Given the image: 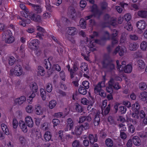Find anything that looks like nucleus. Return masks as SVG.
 Listing matches in <instances>:
<instances>
[{
  "label": "nucleus",
  "instance_id": "obj_1",
  "mask_svg": "<svg viewBox=\"0 0 147 147\" xmlns=\"http://www.w3.org/2000/svg\"><path fill=\"white\" fill-rule=\"evenodd\" d=\"M98 33L96 32H94L93 35L90 36V38H86V42L88 46L90 49L92 51H93L96 50L95 45L96 44H101V40H94L93 38L94 36H98Z\"/></svg>",
  "mask_w": 147,
  "mask_h": 147
},
{
  "label": "nucleus",
  "instance_id": "obj_2",
  "mask_svg": "<svg viewBox=\"0 0 147 147\" xmlns=\"http://www.w3.org/2000/svg\"><path fill=\"white\" fill-rule=\"evenodd\" d=\"M11 75H14L19 76L23 74V71L21 66L19 65H15L13 68H12L10 71Z\"/></svg>",
  "mask_w": 147,
  "mask_h": 147
},
{
  "label": "nucleus",
  "instance_id": "obj_3",
  "mask_svg": "<svg viewBox=\"0 0 147 147\" xmlns=\"http://www.w3.org/2000/svg\"><path fill=\"white\" fill-rule=\"evenodd\" d=\"M146 26V24L144 20L138 21L136 24V26L138 29V33L140 34L142 33L143 32L142 30L145 29Z\"/></svg>",
  "mask_w": 147,
  "mask_h": 147
},
{
  "label": "nucleus",
  "instance_id": "obj_4",
  "mask_svg": "<svg viewBox=\"0 0 147 147\" xmlns=\"http://www.w3.org/2000/svg\"><path fill=\"white\" fill-rule=\"evenodd\" d=\"M91 11L95 17H98L102 13V11L98 9L96 5H94L91 8Z\"/></svg>",
  "mask_w": 147,
  "mask_h": 147
},
{
  "label": "nucleus",
  "instance_id": "obj_5",
  "mask_svg": "<svg viewBox=\"0 0 147 147\" xmlns=\"http://www.w3.org/2000/svg\"><path fill=\"white\" fill-rule=\"evenodd\" d=\"M67 33L69 35L73 36L76 35L78 33V30L75 27H69L66 29Z\"/></svg>",
  "mask_w": 147,
  "mask_h": 147
},
{
  "label": "nucleus",
  "instance_id": "obj_6",
  "mask_svg": "<svg viewBox=\"0 0 147 147\" xmlns=\"http://www.w3.org/2000/svg\"><path fill=\"white\" fill-rule=\"evenodd\" d=\"M45 109L42 107L39 104L36 105L35 106V113L38 115H42L45 111Z\"/></svg>",
  "mask_w": 147,
  "mask_h": 147
},
{
  "label": "nucleus",
  "instance_id": "obj_7",
  "mask_svg": "<svg viewBox=\"0 0 147 147\" xmlns=\"http://www.w3.org/2000/svg\"><path fill=\"white\" fill-rule=\"evenodd\" d=\"M36 29L38 31L42 33L41 34L39 32L37 33V34L36 36V38H39L40 40H42L43 39L42 37L44 36L43 34L45 33L46 31L44 28L39 26H36Z\"/></svg>",
  "mask_w": 147,
  "mask_h": 147
},
{
  "label": "nucleus",
  "instance_id": "obj_8",
  "mask_svg": "<svg viewBox=\"0 0 147 147\" xmlns=\"http://www.w3.org/2000/svg\"><path fill=\"white\" fill-rule=\"evenodd\" d=\"M105 86V81L99 82L97 85L95 86L94 88V92L95 93H98V92L101 90L102 88Z\"/></svg>",
  "mask_w": 147,
  "mask_h": 147
},
{
  "label": "nucleus",
  "instance_id": "obj_9",
  "mask_svg": "<svg viewBox=\"0 0 147 147\" xmlns=\"http://www.w3.org/2000/svg\"><path fill=\"white\" fill-rule=\"evenodd\" d=\"M28 5L32 7L34 9L36 12L37 13H40L43 11V7L40 5L33 4L30 3Z\"/></svg>",
  "mask_w": 147,
  "mask_h": 147
},
{
  "label": "nucleus",
  "instance_id": "obj_10",
  "mask_svg": "<svg viewBox=\"0 0 147 147\" xmlns=\"http://www.w3.org/2000/svg\"><path fill=\"white\" fill-rule=\"evenodd\" d=\"M39 43V41L37 39L32 40L29 43V47L31 49H36L38 48L37 45Z\"/></svg>",
  "mask_w": 147,
  "mask_h": 147
},
{
  "label": "nucleus",
  "instance_id": "obj_11",
  "mask_svg": "<svg viewBox=\"0 0 147 147\" xmlns=\"http://www.w3.org/2000/svg\"><path fill=\"white\" fill-rule=\"evenodd\" d=\"M117 68V70L120 72L124 71L125 66L126 64L125 61H123L122 62L121 64L120 65L118 60L116 61Z\"/></svg>",
  "mask_w": 147,
  "mask_h": 147
},
{
  "label": "nucleus",
  "instance_id": "obj_12",
  "mask_svg": "<svg viewBox=\"0 0 147 147\" xmlns=\"http://www.w3.org/2000/svg\"><path fill=\"white\" fill-rule=\"evenodd\" d=\"M113 78L111 79L108 82V86L106 88L107 91L111 94L113 92Z\"/></svg>",
  "mask_w": 147,
  "mask_h": 147
},
{
  "label": "nucleus",
  "instance_id": "obj_13",
  "mask_svg": "<svg viewBox=\"0 0 147 147\" xmlns=\"http://www.w3.org/2000/svg\"><path fill=\"white\" fill-rule=\"evenodd\" d=\"M25 121L27 125L30 127H32L34 125V122L32 117L29 116H27L25 119Z\"/></svg>",
  "mask_w": 147,
  "mask_h": 147
},
{
  "label": "nucleus",
  "instance_id": "obj_14",
  "mask_svg": "<svg viewBox=\"0 0 147 147\" xmlns=\"http://www.w3.org/2000/svg\"><path fill=\"white\" fill-rule=\"evenodd\" d=\"M12 34L11 31L9 30H4L2 34V39L3 41L7 38L11 36Z\"/></svg>",
  "mask_w": 147,
  "mask_h": 147
},
{
  "label": "nucleus",
  "instance_id": "obj_15",
  "mask_svg": "<svg viewBox=\"0 0 147 147\" xmlns=\"http://www.w3.org/2000/svg\"><path fill=\"white\" fill-rule=\"evenodd\" d=\"M67 127L64 129L65 131H67L73 128L74 125L73 122L71 118H69L67 120Z\"/></svg>",
  "mask_w": 147,
  "mask_h": 147
},
{
  "label": "nucleus",
  "instance_id": "obj_16",
  "mask_svg": "<svg viewBox=\"0 0 147 147\" xmlns=\"http://www.w3.org/2000/svg\"><path fill=\"white\" fill-rule=\"evenodd\" d=\"M26 100V98L24 96H22L19 98L16 99L14 102L18 105H22Z\"/></svg>",
  "mask_w": 147,
  "mask_h": 147
},
{
  "label": "nucleus",
  "instance_id": "obj_17",
  "mask_svg": "<svg viewBox=\"0 0 147 147\" xmlns=\"http://www.w3.org/2000/svg\"><path fill=\"white\" fill-rule=\"evenodd\" d=\"M19 125L20 128L24 132H27L28 129L27 126L24 121L20 120L19 122Z\"/></svg>",
  "mask_w": 147,
  "mask_h": 147
},
{
  "label": "nucleus",
  "instance_id": "obj_18",
  "mask_svg": "<svg viewBox=\"0 0 147 147\" xmlns=\"http://www.w3.org/2000/svg\"><path fill=\"white\" fill-rule=\"evenodd\" d=\"M139 45L136 42L130 43L129 45V48L131 51H135L138 48Z\"/></svg>",
  "mask_w": 147,
  "mask_h": 147
},
{
  "label": "nucleus",
  "instance_id": "obj_19",
  "mask_svg": "<svg viewBox=\"0 0 147 147\" xmlns=\"http://www.w3.org/2000/svg\"><path fill=\"white\" fill-rule=\"evenodd\" d=\"M119 5L121 6V7L117 6L115 7V9L118 13H121L123 10L122 7H124L125 6H127L128 4L123 2H120Z\"/></svg>",
  "mask_w": 147,
  "mask_h": 147
},
{
  "label": "nucleus",
  "instance_id": "obj_20",
  "mask_svg": "<svg viewBox=\"0 0 147 147\" xmlns=\"http://www.w3.org/2000/svg\"><path fill=\"white\" fill-rule=\"evenodd\" d=\"M83 127L81 125L76 127L75 130V134L76 135H79L82 134L83 130Z\"/></svg>",
  "mask_w": 147,
  "mask_h": 147
},
{
  "label": "nucleus",
  "instance_id": "obj_21",
  "mask_svg": "<svg viewBox=\"0 0 147 147\" xmlns=\"http://www.w3.org/2000/svg\"><path fill=\"white\" fill-rule=\"evenodd\" d=\"M103 67L108 69L109 70L111 71L115 69V65L112 63H109L106 64L105 62L103 63Z\"/></svg>",
  "mask_w": 147,
  "mask_h": 147
},
{
  "label": "nucleus",
  "instance_id": "obj_22",
  "mask_svg": "<svg viewBox=\"0 0 147 147\" xmlns=\"http://www.w3.org/2000/svg\"><path fill=\"white\" fill-rule=\"evenodd\" d=\"M134 144L137 146L140 145L141 144V141L138 136H134L132 138Z\"/></svg>",
  "mask_w": 147,
  "mask_h": 147
},
{
  "label": "nucleus",
  "instance_id": "obj_23",
  "mask_svg": "<svg viewBox=\"0 0 147 147\" xmlns=\"http://www.w3.org/2000/svg\"><path fill=\"white\" fill-rule=\"evenodd\" d=\"M89 138L90 142L92 144H94V142L97 141V135L96 134L94 136L93 134H90L89 136Z\"/></svg>",
  "mask_w": 147,
  "mask_h": 147
},
{
  "label": "nucleus",
  "instance_id": "obj_24",
  "mask_svg": "<svg viewBox=\"0 0 147 147\" xmlns=\"http://www.w3.org/2000/svg\"><path fill=\"white\" fill-rule=\"evenodd\" d=\"M30 19L36 22H40V16L36 15L35 14H33L31 16H30Z\"/></svg>",
  "mask_w": 147,
  "mask_h": 147
},
{
  "label": "nucleus",
  "instance_id": "obj_25",
  "mask_svg": "<svg viewBox=\"0 0 147 147\" xmlns=\"http://www.w3.org/2000/svg\"><path fill=\"white\" fill-rule=\"evenodd\" d=\"M138 16L142 18H146L147 16V11L145 10H141L138 12Z\"/></svg>",
  "mask_w": 147,
  "mask_h": 147
},
{
  "label": "nucleus",
  "instance_id": "obj_26",
  "mask_svg": "<svg viewBox=\"0 0 147 147\" xmlns=\"http://www.w3.org/2000/svg\"><path fill=\"white\" fill-rule=\"evenodd\" d=\"M37 74L38 76H44L45 74V71L44 68L41 66H39L38 67Z\"/></svg>",
  "mask_w": 147,
  "mask_h": 147
},
{
  "label": "nucleus",
  "instance_id": "obj_27",
  "mask_svg": "<svg viewBox=\"0 0 147 147\" xmlns=\"http://www.w3.org/2000/svg\"><path fill=\"white\" fill-rule=\"evenodd\" d=\"M1 127L3 132L6 135H8L9 134V130L7 125L4 123H2L1 125Z\"/></svg>",
  "mask_w": 147,
  "mask_h": 147
},
{
  "label": "nucleus",
  "instance_id": "obj_28",
  "mask_svg": "<svg viewBox=\"0 0 147 147\" xmlns=\"http://www.w3.org/2000/svg\"><path fill=\"white\" fill-rule=\"evenodd\" d=\"M132 69V67L131 65L128 64L125 66L124 71L125 73H130Z\"/></svg>",
  "mask_w": 147,
  "mask_h": 147
},
{
  "label": "nucleus",
  "instance_id": "obj_29",
  "mask_svg": "<svg viewBox=\"0 0 147 147\" xmlns=\"http://www.w3.org/2000/svg\"><path fill=\"white\" fill-rule=\"evenodd\" d=\"M51 135L49 131H46L44 135V138L46 141H49L51 138Z\"/></svg>",
  "mask_w": 147,
  "mask_h": 147
},
{
  "label": "nucleus",
  "instance_id": "obj_30",
  "mask_svg": "<svg viewBox=\"0 0 147 147\" xmlns=\"http://www.w3.org/2000/svg\"><path fill=\"white\" fill-rule=\"evenodd\" d=\"M108 23L113 26H115L117 25L116 19L115 17H112L110 20L108 22Z\"/></svg>",
  "mask_w": 147,
  "mask_h": 147
},
{
  "label": "nucleus",
  "instance_id": "obj_31",
  "mask_svg": "<svg viewBox=\"0 0 147 147\" xmlns=\"http://www.w3.org/2000/svg\"><path fill=\"white\" fill-rule=\"evenodd\" d=\"M19 143L22 146H24L26 143V140L25 138L22 136H20L18 138Z\"/></svg>",
  "mask_w": 147,
  "mask_h": 147
},
{
  "label": "nucleus",
  "instance_id": "obj_32",
  "mask_svg": "<svg viewBox=\"0 0 147 147\" xmlns=\"http://www.w3.org/2000/svg\"><path fill=\"white\" fill-rule=\"evenodd\" d=\"M110 39V34L107 31H106L105 32L104 36L101 39V41L106 40H109Z\"/></svg>",
  "mask_w": 147,
  "mask_h": 147
},
{
  "label": "nucleus",
  "instance_id": "obj_33",
  "mask_svg": "<svg viewBox=\"0 0 147 147\" xmlns=\"http://www.w3.org/2000/svg\"><path fill=\"white\" fill-rule=\"evenodd\" d=\"M87 89L85 88L83 86H80L78 90L80 93L83 95H85L87 92Z\"/></svg>",
  "mask_w": 147,
  "mask_h": 147
},
{
  "label": "nucleus",
  "instance_id": "obj_34",
  "mask_svg": "<svg viewBox=\"0 0 147 147\" xmlns=\"http://www.w3.org/2000/svg\"><path fill=\"white\" fill-rule=\"evenodd\" d=\"M30 88L32 92H36L38 90L37 86L35 83H32L30 84Z\"/></svg>",
  "mask_w": 147,
  "mask_h": 147
},
{
  "label": "nucleus",
  "instance_id": "obj_35",
  "mask_svg": "<svg viewBox=\"0 0 147 147\" xmlns=\"http://www.w3.org/2000/svg\"><path fill=\"white\" fill-rule=\"evenodd\" d=\"M139 111H135V112H133L131 114V117L134 118L135 121L139 119Z\"/></svg>",
  "mask_w": 147,
  "mask_h": 147
},
{
  "label": "nucleus",
  "instance_id": "obj_36",
  "mask_svg": "<svg viewBox=\"0 0 147 147\" xmlns=\"http://www.w3.org/2000/svg\"><path fill=\"white\" fill-rule=\"evenodd\" d=\"M138 65L140 69H144L145 67V63L144 61L141 59L139 60L138 61Z\"/></svg>",
  "mask_w": 147,
  "mask_h": 147
},
{
  "label": "nucleus",
  "instance_id": "obj_37",
  "mask_svg": "<svg viewBox=\"0 0 147 147\" xmlns=\"http://www.w3.org/2000/svg\"><path fill=\"white\" fill-rule=\"evenodd\" d=\"M140 98L143 101H145L147 100V92L145 91L142 92L140 94Z\"/></svg>",
  "mask_w": 147,
  "mask_h": 147
},
{
  "label": "nucleus",
  "instance_id": "obj_38",
  "mask_svg": "<svg viewBox=\"0 0 147 147\" xmlns=\"http://www.w3.org/2000/svg\"><path fill=\"white\" fill-rule=\"evenodd\" d=\"M14 40V38L12 35L11 36L7 38L5 40H4L3 41H4L5 42L9 44L13 43Z\"/></svg>",
  "mask_w": 147,
  "mask_h": 147
},
{
  "label": "nucleus",
  "instance_id": "obj_39",
  "mask_svg": "<svg viewBox=\"0 0 147 147\" xmlns=\"http://www.w3.org/2000/svg\"><path fill=\"white\" fill-rule=\"evenodd\" d=\"M147 47V42L146 41H143L141 43L140 47L141 49L143 51L146 50Z\"/></svg>",
  "mask_w": 147,
  "mask_h": 147
},
{
  "label": "nucleus",
  "instance_id": "obj_40",
  "mask_svg": "<svg viewBox=\"0 0 147 147\" xmlns=\"http://www.w3.org/2000/svg\"><path fill=\"white\" fill-rule=\"evenodd\" d=\"M80 26L83 29H85L86 28V23L85 20L83 18H81L80 20Z\"/></svg>",
  "mask_w": 147,
  "mask_h": 147
},
{
  "label": "nucleus",
  "instance_id": "obj_41",
  "mask_svg": "<svg viewBox=\"0 0 147 147\" xmlns=\"http://www.w3.org/2000/svg\"><path fill=\"white\" fill-rule=\"evenodd\" d=\"M45 7L47 10V11L49 12H51L52 11V7L50 5L49 0L46 1Z\"/></svg>",
  "mask_w": 147,
  "mask_h": 147
},
{
  "label": "nucleus",
  "instance_id": "obj_42",
  "mask_svg": "<svg viewBox=\"0 0 147 147\" xmlns=\"http://www.w3.org/2000/svg\"><path fill=\"white\" fill-rule=\"evenodd\" d=\"M9 61V64L10 65H13L16 61L15 58L12 56H9L8 59Z\"/></svg>",
  "mask_w": 147,
  "mask_h": 147
},
{
  "label": "nucleus",
  "instance_id": "obj_43",
  "mask_svg": "<svg viewBox=\"0 0 147 147\" xmlns=\"http://www.w3.org/2000/svg\"><path fill=\"white\" fill-rule=\"evenodd\" d=\"M100 122V118L97 114L95 116V117L94 120V124L95 126L98 125Z\"/></svg>",
  "mask_w": 147,
  "mask_h": 147
},
{
  "label": "nucleus",
  "instance_id": "obj_44",
  "mask_svg": "<svg viewBox=\"0 0 147 147\" xmlns=\"http://www.w3.org/2000/svg\"><path fill=\"white\" fill-rule=\"evenodd\" d=\"M40 94L42 99L44 100L46 99V92L43 88H41L40 90Z\"/></svg>",
  "mask_w": 147,
  "mask_h": 147
},
{
  "label": "nucleus",
  "instance_id": "obj_45",
  "mask_svg": "<svg viewBox=\"0 0 147 147\" xmlns=\"http://www.w3.org/2000/svg\"><path fill=\"white\" fill-rule=\"evenodd\" d=\"M34 137L36 140H38L41 138V134L39 131L36 130L35 131Z\"/></svg>",
  "mask_w": 147,
  "mask_h": 147
},
{
  "label": "nucleus",
  "instance_id": "obj_46",
  "mask_svg": "<svg viewBox=\"0 0 147 147\" xmlns=\"http://www.w3.org/2000/svg\"><path fill=\"white\" fill-rule=\"evenodd\" d=\"M105 143L106 145L108 147H111L113 145V141L111 139H107L106 140Z\"/></svg>",
  "mask_w": 147,
  "mask_h": 147
},
{
  "label": "nucleus",
  "instance_id": "obj_47",
  "mask_svg": "<svg viewBox=\"0 0 147 147\" xmlns=\"http://www.w3.org/2000/svg\"><path fill=\"white\" fill-rule=\"evenodd\" d=\"M46 88L47 91L49 92H50L52 90V85L50 83H48L46 85Z\"/></svg>",
  "mask_w": 147,
  "mask_h": 147
},
{
  "label": "nucleus",
  "instance_id": "obj_48",
  "mask_svg": "<svg viewBox=\"0 0 147 147\" xmlns=\"http://www.w3.org/2000/svg\"><path fill=\"white\" fill-rule=\"evenodd\" d=\"M22 85L21 83V82L18 81L16 83L15 85V88L16 89L18 90L23 89V88L22 87Z\"/></svg>",
  "mask_w": 147,
  "mask_h": 147
},
{
  "label": "nucleus",
  "instance_id": "obj_49",
  "mask_svg": "<svg viewBox=\"0 0 147 147\" xmlns=\"http://www.w3.org/2000/svg\"><path fill=\"white\" fill-rule=\"evenodd\" d=\"M139 88L142 90H145L147 87V86L146 83L141 82L139 84Z\"/></svg>",
  "mask_w": 147,
  "mask_h": 147
},
{
  "label": "nucleus",
  "instance_id": "obj_50",
  "mask_svg": "<svg viewBox=\"0 0 147 147\" xmlns=\"http://www.w3.org/2000/svg\"><path fill=\"white\" fill-rule=\"evenodd\" d=\"M70 18L72 19L75 20L76 18V13L75 10L72 9L71 11L70 15L69 16Z\"/></svg>",
  "mask_w": 147,
  "mask_h": 147
},
{
  "label": "nucleus",
  "instance_id": "obj_51",
  "mask_svg": "<svg viewBox=\"0 0 147 147\" xmlns=\"http://www.w3.org/2000/svg\"><path fill=\"white\" fill-rule=\"evenodd\" d=\"M56 104V101L55 100H52L49 102V107L50 109H52L55 107Z\"/></svg>",
  "mask_w": 147,
  "mask_h": 147
},
{
  "label": "nucleus",
  "instance_id": "obj_52",
  "mask_svg": "<svg viewBox=\"0 0 147 147\" xmlns=\"http://www.w3.org/2000/svg\"><path fill=\"white\" fill-rule=\"evenodd\" d=\"M132 107L134 111H138L140 109V105L138 102H136L135 104L132 105Z\"/></svg>",
  "mask_w": 147,
  "mask_h": 147
},
{
  "label": "nucleus",
  "instance_id": "obj_53",
  "mask_svg": "<svg viewBox=\"0 0 147 147\" xmlns=\"http://www.w3.org/2000/svg\"><path fill=\"white\" fill-rule=\"evenodd\" d=\"M126 51V49L125 48L120 47V49L119 50V54L120 56H122L123 55L124 53H125Z\"/></svg>",
  "mask_w": 147,
  "mask_h": 147
},
{
  "label": "nucleus",
  "instance_id": "obj_54",
  "mask_svg": "<svg viewBox=\"0 0 147 147\" xmlns=\"http://www.w3.org/2000/svg\"><path fill=\"white\" fill-rule=\"evenodd\" d=\"M90 98L91 99V100H90V103H91V105H88L87 107V109L88 111H90L91 110L90 109H92L91 110H92V109H93V108H92V103H94V98L91 97H90L89 98V99H90Z\"/></svg>",
  "mask_w": 147,
  "mask_h": 147
},
{
  "label": "nucleus",
  "instance_id": "obj_55",
  "mask_svg": "<svg viewBox=\"0 0 147 147\" xmlns=\"http://www.w3.org/2000/svg\"><path fill=\"white\" fill-rule=\"evenodd\" d=\"M120 132L125 131L127 130V128L125 125L121 123L119 125Z\"/></svg>",
  "mask_w": 147,
  "mask_h": 147
},
{
  "label": "nucleus",
  "instance_id": "obj_56",
  "mask_svg": "<svg viewBox=\"0 0 147 147\" xmlns=\"http://www.w3.org/2000/svg\"><path fill=\"white\" fill-rule=\"evenodd\" d=\"M20 6L22 9L24 10V11L25 13L26 14H28V13L29 12V11L28 9L26 8L25 5L24 4L22 3L20 4Z\"/></svg>",
  "mask_w": 147,
  "mask_h": 147
},
{
  "label": "nucleus",
  "instance_id": "obj_57",
  "mask_svg": "<svg viewBox=\"0 0 147 147\" xmlns=\"http://www.w3.org/2000/svg\"><path fill=\"white\" fill-rule=\"evenodd\" d=\"M113 33L111 35V39L117 38H115L118 34V32L115 29L113 30L112 31Z\"/></svg>",
  "mask_w": 147,
  "mask_h": 147
},
{
  "label": "nucleus",
  "instance_id": "obj_58",
  "mask_svg": "<svg viewBox=\"0 0 147 147\" xmlns=\"http://www.w3.org/2000/svg\"><path fill=\"white\" fill-rule=\"evenodd\" d=\"M54 116L55 117L58 118H63L64 117L63 113L61 112L55 113Z\"/></svg>",
  "mask_w": 147,
  "mask_h": 147
},
{
  "label": "nucleus",
  "instance_id": "obj_59",
  "mask_svg": "<svg viewBox=\"0 0 147 147\" xmlns=\"http://www.w3.org/2000/svg\"><path fill=\"white\" fill-rule=\"evenodd\" d=\"M130 39L133 40H138V35L135 34H131L129 36Z\"/></svg>",
  "mask_w": 147,
  "mask_h": 147
},
{
  "label": "nucleus",
  "instance_id": "obj_60",
  "mask_svg": "<svg viewBox=\"0 0 147 147\" xmlns=\"http://www.w3.org/2000/svg\"><path fill=\"white\" fill-rule=\"evenodd\" d=\"M76 111L80 113L83 111V108L82 106L79 105H76Z\"/></svg>",
  "mask_w": 147,
  "mask_h": 147
},
{
  "label": "nucleus",
  "instance_id": "obj_61",
  "mask_svg": "<svg viewBox=\"0 0 147 147\" xmlns=\"http://www.w3.org/2000/svg\"><path fill=\"white\" fill-rule=\"evenodd\" d=\"M83 86L86 89H88L89 87V83L87 81H85L82 83Z\"/></svg>",
  "mask_w": 147,
  "mask_h": 147
},
{
  "label": "nucleus",
  "instance_id": "obj_62",
  "mask_svg": "<svg viewBox=\"0 0 147 147\" xmlns=\"http://www.w3.org/2000/svg\"><path fill=\"white\" fill-rule=\"evenodd\" d=\"M114 84H113V88L116 90H118L120 88L121 86L119 85V83L117 82H115L113 79Z\"/></svg>",
  "mask_w": 147,
  "mask_h": 147
},
{
  "label": "nucleus",
  "instance_id": "obj_63",
  "mask_svg": "<svg viewBox=\"0 0 147 147\" xmlns=\"http://www.w3.org/2000/svg\"><path fill=\"white\" fill-rule=\"evenodd\" d=\"M42 129L44 130H47L48 129V125L47 123H44L41 125Z\"/></svg>",
  "mask_w": 147,
  "mask_h": 147
},
{
  "label": "nucleus",
  "instance_id": "obj_64",
  "mask_svg": "<svg viewBox=\"0 0 147 147\" xmlns=\"http://www.w3.org/2000/svg\"><path fill=\"white\" fill-rule=\"evenodd\" d=\"M119 111L122 114L125 113L127 109L125 106H121L119 107Z\"/></svg>",
  "mask_w": 147,
  "mask_h": 147
}]
</instances>
